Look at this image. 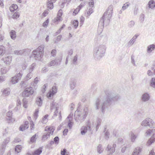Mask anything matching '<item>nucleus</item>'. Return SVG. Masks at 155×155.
Listing matches in <instances>:
<instances>
[{"mask_svg": "<svg viewBox=\"0 0 155 155\" xmlns=\"http://www.w3.org/2000/svg\"><path fill=\"white\" fill-rule=\"evenodd\" d=\"M61 17L58 16L55 18L53 20V21L54 22H56L58 21H61Z\"/></svg>", "mask_w": 155, "mask_h": 155, "instance_id": "a18cd8bd", "label": "nucleus"}, {"mask_svg": "<svg viewBox=\"0 0 155 155\" xmlns=\"http://www.w3.org/2000/svg\"><path fill=\"white\" fill-rule=\"evenodd\" d=\"M145 18V15L143 14H141L140 15L139 20L141 23H142L144 21Z\"/></svg>", "mask_w": 155, "mask_h": 155, "instance_id": "c03bdc74", "label": "nucleus"}, {"mask_svg": "<svg viewBox=\"0 0 155 155\" xmlns=\"http://www.w3.org/2000/svg\"><path fill=\"white\" fill-rule=\"evenodd\" d=\"M10 34L11 38L13 39H15L16 37L15 31L14 30H12Z\"/></svg>", "mask_w": 155, "mask_h": 155, "instance_id": "7c9ffc66", "label": "nucleus"}, {"mask_svg": "<svg viewBox=\"0 0 155 155\" xmlns=\"http://www.w3.org/2000/svg\"><path fill=\"white\" fill-rule=\"evenodd\" d=\"M81 105V102L78 103V109L75 111L74 115V119L78 123L83 122L87 117L88 113V107L86 106L81 109H80Z\"/></svg>", "mask_w": 155, "mask_h": 155, "instance_id": "7ed1b4c3", "label": "nucleus"}, {"mask_svg": "<svg viewBox=\"0 0 155 155\" xmlns=\"http://www.w3.org/2000/svg\"><path fill=\"white\" fill-rule=\"evenodd\" d=\"M61 37L62 36L61 35H60L57 36V38L54 42V43H58V42L61 40Z\"/></svg>", "mask_w": 155, "mask_h": 155, "instance_id": "6e6d98bb", "label": "nucleus"}, {"mask_svg": "<svg viewBox=\"0 0 155 155\" xmlns=\"http://www.w3.org/2000/svg\"><path fill=\"white\" fill-rule=\"evenodd\" d=\"M42 148L40 147L35 150L33 153V155H39L42 152ZM26 155H32L30 153H28Z\"/></svg>", "mask_w": 155, "mask_h": 155, "instance_id": "aec40b11", "label": "nucleus"}, {"mask_svg": "<svg viewBox=\"0 0 155 155\" xmlns=\"http://www.w3.org/2000/svg\"><path fill=\"white\" fill-rule=\"evenodd\" d=\"M19 16L20 15L18 12H15L13 15L12 18L14 19H16L19 17Z\"/></svg>", "mask_w": 155, "mask_h": 155, "instance_id": "e433bc0d", "label": "nucleus"}, {"mask_svg": "<svg viewBox=\"0 0 155 155\" xmlns=\"http://www.w3.org/2000/svg\"><path fill=\"white\" fill-rule=\"evenodd\" d=\"M139 35L137 34H136L127 43V46L130 47L133 45L135 41L136 40V39L137 38Z\"/></svg>", "mask_w": 155, "mask_h": 155, "instance_id": "dca6fc26", "label": "nucleus"}, {"mask_svg": "<svg viewBox=\"0 0 155 155\" xmlns=\"http://www.w3.org/2000/svg\"><path fill=\"white\" fill-rule=\"evenodd\" d=\"M48 85L47 84H45L43 87L42 89V91L43 93H44L46 90V88L48 86Z\"/></svg>", "mask_w": 155, "mask_h": 155, "instance_id": "0e129e2a", "label": "nucleus"}, {"mask_svg": "<svg viewBox=\"0 0 155 155\" xmlns=\"http://www.w3.org/2000/svg\"><path fill=\"white\" fill-rule=\"evenodd\" d=\"M58 107V104L54 102V101H52L50 104V109L51 110L54 109L57 110Z\"/></svg>", "mask_w": 155, "mask_h": 155, "instance_id": "412c9836", "label": "nucleus"}, {"mask_svg": "<svg viewBox=\"0 0 155 155\" xmlns=\"http://www.w3.org/2000/svg\"><path fill=\"white\" fill-rule=\"evenodd\" d=\"M107 39L108 38L106 36L102 38V42L103 43V44H102L103 45H105L106 46Z\"/></svg>", "mask_w": 155, "mask_h": 155, "instance_id": "ea45409f", "label": "nucleus"}, {"mask_svg": "<svg viewBox=\"0 0 155 155\" xmlns=\"http://www.w3.org/2000/svg\"><path fill=\"white\" fill-rule=\"evenodd\" d=\"M48 65L49 67L56 65L54 61V60L51 61V62L48 63Z\"/></svg>", "mask_w": 155, "mask_h": 155, "instance_id": "5fc2aeb1", "label": "nucleus"}, {"mask_svg": "<svg viewBox=\"0 0 155 155\" xmlns=\"http://www.w3.org/2000/svg\"><path fill=\"white\" fill-rule=\"evenodd\" d=\"M90 7L92 8L94 6V2L93 0H90L88 3Z\"/></svg>", "mask_w": 155, "mask_h": 155, "instance_id": "bf43d9fd", "label": "nucleus"}, {"mask_svg": "<svg viewBox=\"0 0 155 155\" xmlns=\"http://www.w3.org/2000/svg\"><path fill=\"white\" fill-rule=\"evenodd\" d=\"M18 8V5L16 4H13L10 7V10L11 12H13L16 10Z\"/></svg>", "mask_w": 155, "mask_h": 155, "instance_id": "c756f323", "label": "nucleus"}, {"mask_svg": "<svg viewBox=\"0 0 155 155\" xmlns=\"http://www.w3.org/2000/svg\"><path fill=\"white\" fill-rule=\"evenodd\" d=\"M147 6L149 8L154 9L155 8V2L153 0H150L148 2Z\"/></svg>", "mask_w": 155, "mask_h": 155, "instance_id": "6ab92c4d", "label": "nucleus"}, {"mask_svg": "<svg viewBox=\"0 0 155 155\" xmlns=\"http://www.w3.org/2000/svg\"><path fill=\"white\" fill-rule=\"evenodd\" d=\"M56 50L55 49L52 50L51 51V55L52 56H54L56 55Z\"/></svg>", "mask_w": 155, "mask_h": 155, "instance_id": "774afa93", "label": "nucleus"}, {"mask_svg": "<svg viewBox=\"0 0 155 155\" xmlns=\"http://www.w3.org/2000/svg\"><path fill=\"white\" fill-rule=\"evenodd\" d=\"M153 132H155L154 129H148L147 130L145 133V135L146 136H150L151 134H153V136L149 139L147 142V144L148 146L151 145L155 141V134Z\"/></svg>", "mask_w": 155, "mask_h": 155, "instance_id": "0eeeda50", "label": "nucleus"}, {"mask_svg": "<svg viewBox=\"0 0 155 155\" xmlns=\"http://www.w3.org/2000/svg\"><path fill=\"white\" fill-rule=\"evenodd\" d=\"M4 48L2 46H0V55L3 54L5 52Z\"/></svg>", "mask_w": 155, "mask_h": 155, "instance_id": "8fccbe9b", "label": "nucleus"}, {"mask_svg": "<svg viewBox=\"0 0 155 155\" xmlns=\"http://www.w3.org/2000/svg\"><path fill=\"white\" fill-rule=\"evenodd\" d=\"M34 93L33 87H30L25 89L22 93V95L24 97H28L32 95Z\"/></svg>", "mask_w": 155, "mask_h": 155, "instance_id": "1a4fd4ad", "label": "nucleus"}, {"mask_svg": "<svg viewBox=\"0 0 155 155\" xmlns=\"http://www.w3.org/2000/svg\"><path fill=\"white\" fill-rule=\"evenodd\" d=\"M49 23V19H47L43 24V26L44 27H46Z\"/></svg>", "mask_w": 155, "mask_h": 155, "instance_id": "e2e57ef3", "label": "nucleus"}, {"mask_svg": "<svg viewBox=\"0 0 155 155\" xmlns=\"http://www.w3.org/2000/svg\"><path fill=\"white\" fill-rule=\"evenodd\" d=\"M107 129L106 128H105L104 132V136L105 138L107 140L109 137L110 136V132L108 130H106Z\"/></svg>", "mask_w": 155, "mask_h": 155, "instance_id": "cd10ccee", "label": "nucleus"}, {"mask_svg": "<svg viewBox=\"0 0 155 155\" xmlns=\"http://www.w3.org/2000/svg\"><path fill=\"white\" fill-rule=\"evenodd\" d=\"M12 57L10 56L3 58L2 60L7 65H9L12 61Z\"/></svg>", "mask_w": 155, "mask_h": 155, "instance_id": "f3484780", "label": "nucleus"}, {"mask_svg": "<svg viewBox=\"0 0 155 155\" xmlns=\"http://www.w3.org/2000/svg\"><path fill=\"white\" fill-rule=\"evenodd\" d=\"M32 76V74L31 72L28 74L26 77V79L27 80L30 79Z\"/></svg>", "mask_w": 155, "mask_h": 155, "instance_id": "4d7b16f0", "label": "nucleus"}, {"mask_svg": "<svg viewBox=\"0 0 155 155\" xmlns=\"http://www.w3.org/2000/svg\"><path fill=\"white\" fill-rule=\"evenodd\" d=\"M24 52V50H16L14 51V53L15 54L21 55Z\"/></svg>", "mask_w": 155, "mask_h": 155, "instance_id": "f704fd0d", "label": "nucleus"}, {"mask_svg": "<svg viewBox=\"0 0 155 155\" xmlns=\"http://www.w3.org/2000/svg\"><path fill=\"white\" fill-rule=\"evenodd\" d=\"M9 142V139L7 138L3 141L1 144V147L0 148V153L1 155H2L5 151V149L6 147V144Z\"/></svg>", "mask_w": 155, "mask_h": 155, "instance_id": "9b49d317", "label": "nucleus"}, {"mask_svg": "<svg viewBox=\"0 0 155 155\" xmlns=\"http://www.w3.org/2000/svg\"><path fill=\"white\" fill-rule=\"evenodd\" d=\"M154 122L153 120L149 118H147L143 120L141 123L142 126H148L150 128L153 127Z\"/></svg>", "mask_w": 155, "mask_h": 155, "instance_id": "6e6552de", "label": "nucleus"}, {"mask_svg": "<svg viewBox=\"0 0 155 155\" xmlns=\"http://www.w3.org/2000/svg\"><path fill=\"white\" fill-rule=\"evenodd\" d=\"M57 0H48L47 3L48 8L51 10L54 8L53 3L55 2Z\"/></svg>", "mask_w": 155, "mask_h": 155, "instance_id": "2eb2a0df", "label": "nucleus"}, {"mask_svg": "<svg viewBox=\"0 0 155 155\" xmlns=\"http://www.w3.org/2000/svg\"><path fill=\"white\" fill-rule=\"evenodd\" d=\"M21 149L22 147L21 145H17L15 148V151L18 153L20 152Z\"/></svg>", "mask_w": 155, "mask_h": 155, "instance_id": "473e14b6", "label": "nucleus"}, {"mask_svg": "<svg viewBox=\"0 0 155 155\" xmlns=\"http://www.w3.org/2000/svg\"><path fill=\"white\" fill-rule=\"evenodd\" d=\"M88 131L89 133H92L91 129L89 124L86 126H82L81 128V134L82 135H84L85 133Z\"/></svg>", "mask_w": 155, "mask_h": 155, "instance_id": "9d476101", "label": "nucleus"}, {"mask_svg": "<svg viewBox=\"0 0 155 155\" xmlns=\"http://www.w3.org/2000/svg\"><path fill=\"white\" fill-rule=\"evenodd\" d=\"M155 48V45L152 44L149 45L147 47V52L148 53H150Z\"/></svg>", "mask_w": 155, "mask_h": 155, "instance_id": "b1692460", "label": "nucleus"}, {"mask_svg": "<svg viewBox=\"0 0 155 155\" xmlns=\"http://www.w3.org/2000/svg\"><path fill=\"white\" fill-rule=\"evenodd\" d=\"M54 142L55 143L58 144L59 141V137L56 136L54 138Z\"/></svg>", "mask_w": 155, "mask_h": 155, "instance_id": "13d9d810", "label": "nucleus"}, {"mask_svg": "<svg viewBox=\"0 0 155 155\" xmlns=\"http://www.w3.org/2000/svg\"><path fill=\"white\" fill-rule=\"evenodd\" d=\"M39 109H37L35 110V112L34 114V117L35 119H36L38 116V114L39 112Z\"/></svg>", "mask_w": 155, "mask_h": 155, "instance_id": "864d4df0", "label": "nucleus"}, {"mask_svg": "<svg viewBox=\"0 0 155 155\" xmlns=\"http://www.w3.org/2000/svg\"><path fill=\"white\" fill-rule=\"evenodd\" d=\"M4 38V32L0 31V42H2Z\"/></svg>", "mask_w": 155, "mask_h": 155, "instance_id": "a19ab883", "label": "nucleus"}, {"mask_svg": "<svg viewBox=\"0 0 155 155\" xmlns=\"http://www.w3.org/2000/svg\"><path fill=\"white\" fill-rule=\"evenodd\" d=\"M70 82H71L70 84V87L73 90V89L75 86L76 84L74 82H75L73 80H71Z\"/></svg>", "mask_w": 155, "mask_h": 155, "instance_id": "58836bf2", "label": "nucleus"}, {"mask_svg": "<svg viewBox=\"0 0 155 155\" xmlns=\"http://www.w3.org/2000/svg\"><path fill=\"white\" fill-rule=\"evenodd\" d=\"M45 130L46 132L44 133L42 137V140L44 141L49 138L51 135L53 134L54 128L53 127H46L45 128Z\"/></svg>", "mask_w": 155, "mask_h": 155, "instance_id": "423d86ee", "label": "nucleus"}, {"mask_svg": "<svg viewBox=\"0 0 155 155\" xmlns=\"http://www.w3.org/2000/svg\"><path fill=\"white\" fill-rule=\"evenodd\" d=\"M101 145L99 144L98 145L97 147V152L99 153H101L103 151V150L102 148H101Z\"/></svg>", "mask_w": 155, "mask_h": 155, "instance_id": "de8ad7c7", "label": "nucleus"}, {"mask_svg": "<svg viewBox=\"0 0 155 155\" xmlns=\"http://www.w3.org/2000/svg\"><path fill=\"white\" fill-rule=\"evenodd\" d=\"M36 103L39 107L41 106L42 104V100L40 97H38L37 98Z\"/></svg>", "mask_w": 155, "mask_h": 155, "instance_id": "c85d7f7f", "label": "nucleus"}, {"mask_svg": "<svg viewBox=\"0 0 155 155\" xmlns=\"http://www.w3.org/2000/svg\"><path fill=\"white\" fill-rule=\"evenodd\" d=\"M62 58L61 57H57L54 61L56 65H59L60 64Z\"/></svg>", "mask_w": 155, "mask_h": 155, "instance_id": "bb28decb", "label": "nucleus"}, {"mask_svg": "<svg viewBox=\"0 0 155 155\" xmlns=\"http://www.w3.org/2000/svg\"><path fill=\"white\" fill-rule=\"evenodd\" d=\"M57 91V89L55 86H53L52 87L51 91H49L47 94V97L50 98L51 96H53L56 94Z\"/></svg>", "mask_w": 155, "mask_h": 155, "instance_id": "4468645a", "label": "nucleus"}, {"mask_svg": "<svg viewBox=\"0 0 155 155\" xmlns=\"http://www.w3.org/2000/svg\"><path fill=\"white\" fill-rule=\"evenodd\" d=\"M23 107L25 108H27V101H26V99L25 98H23Z\"/></svg>", "mask_w": 155, "mask_h": 155, "instance_id": "3c124183", "label": "nucleus"}, {"mask_svg": "<svg viewBox=\"0 0 155 155\" xmlns=\"http://www.w3.org/2000/svg\"><path fill=\"white\" fill-rule=\"evenodd\" d=\"M141 148L140 147H137L135 148L132 155H138L139 153L141 152Z\"/></svg>", "mask_w": 155, "mask_h": 155, "instance_id": "a878e982", "label": "nucleus"}, {"mask_svg": "<svg viewBox=\"0 0 155 155\" xmlns=\"http://www.w3.org/2000/svg\"><path fill=\"white\" fill-rule=\"evenodd\" d=\"M78 55H76L74 57L72 60L73 64L76 65L78 60Z\"/></svg>", "mask_w": 155, "mask_h": 155, "instance_id": "49530a36", "label": "nucleus"}, {"mask_svg": "<svg viewBox=\"0 0 155 155\" xmlns=\"http://www.w3.org/2000/svg\"><path fill=\"white\" fill-rule=\"evenodd\" d=\"M116 147V144L114 143L113 145V147H111V146L108 145L107 147V149L108 151L110 152L114 153L115 151V148Z\"/></svg>", "mask_w": 155, "mask_h": 155, "instance_id": "4be33fe9", "label": "nucleus"}, {"mask_svg": "<svg viewBox=\"0 0 155 155\" xmlns=\"http://www.w3.org/2000/svg\"><path fill=\"white\" fill-rule=\"evenodd\" d=\"M36 64L35 63H33L29 69V72H31L35 68Z\"/></svg>", "mask_w": 155, "mask_h": 155, "instance_id": "603ef678", "label": "nucleus"}, {"mask_svg": "<svg viewBox=\"0 0 155 155\" xmlns=\"http://www.w3.org/2000/svg\"><path fill=\"white\" fill-rule=\"evenodd\" d=\"M150 86L155 88V78H152L150 82Z\"/></svg>", "mask_w": 155, "mask_h": 155, "instance_id": "79ce46f5", "label": "nucleus"}, {"mask_svg": "<svg viewBox=\"0 0 155 155\" xmlns=\"http://www.w3.org/2000/svg\"><path fill=\"white\" fill-rule=\"evenodd\" d=\"M105 95L96 98L94 106L96 110L100 109L103 113L114 101L120 99V97L112 91L106 90L104 91Z\"/></svg>", "mask_w": 155, "mask_h": 155, "instance_id": "f257e3e1", "label": "nucleus"}, {"mask_svg": "<svg viewBox=\"0 0 155 155\" xmlns=\"http://www.w3.org/2000/svg\"><path fill=\"white\" fill-rule=\"evenodd\" d=\"M28 122L25 121L24 124L23 125L21 126L19 128L20 130L23 131L25 129H27L28 127Z\"/></svg>", "mask_w": 155, "mask_h": 155, "instance_id": "5701e85b", "label": "nucleus"}, {"mask_svg": "<svg viewBox=\"0 0 155 155\" xmlns=\"http://www.w3.org/2000/svg\"><path fill=\"white\" fill-rule=\"evenodd\" d=\"M113 6L110 5L108 8L107 10L105 12L99 21L98 27V33L100 34L103 31L104 25L107 26L109 24L112 15Z\"/></svg>", "mask_w": 155, "mask_h": 155, "instance_id": "f03ea898", "label": "nucleus"}, {"mask_svg": "<svg viewBox=\"0 0 155 155\" xmlns=\"http://www.w3.org/2000/svg\"><path fill=\"white\" fill-rule=\"evenodd\" d=\"M10 90L9 88L5 89L3 91V93L5 95H8L10 94Z\"/></svg>", "mask_w": 155, "mask_h": 155, "instance_id": "c9c22d12", "label": "nucleus"}, {"mask_svg": "<svg viewBox=\"0 0 155 155\" xmlns=\"http://www.w3.org/2000/svg\"><path fill=\"white\" fill-rule=\"evenodd\" d=\"M44 47V45H41L35 50L33 51L32 56L34 57L35 60H41L43 56Z\"/></svg>", "mask_w": 155, "mask_h": 155, "instance_id": "39448f33", "label": "nucleus"}, {"mask_svg": "<svg viewBox=\"0 0 155 155\" xmlns=\"http://www.w3.org/2000/svg\"><path fill=\"white\" fill-rule=\"evenodd\" d=\"M105 45L100 44L95 47L94 49V56L97 59H100L105 54L106 49Z\"/></svg>", "mask_w": 155, "mask_h": 155, "instance_id": "20e7f679", "label": "nucleus"}, {"mask_svg": "<svg viewBox=\"0 0 155 155\" xmlns=\"http://www.w3.org/2000/svg\"><path fill=\"white\" fill-rule=\"evenodd\" d=\"M80 8H78V7L76 9H75L73 12V15H75L77 14H78V12L80 10Z\"/></svg>", "mask_w": 155, "mask_h": 155, "instance_id": "052dcab7", "label": "nucleus"}, {"mask_svg": "<svg viewBox=\"0 0 155 155\" xmlns=\"http://www.w3.org/2000/svg\"><path fill=\"white\" fill-rule=\"evenodd\" d=\"M130 4L128 2H126L124 4L122 8V10L123 11L125 10L129 6Z\"/></svg>", "mask_w": 155, "mask_h": 155, "instance_id": "4c0bfd02", "label": "nucleus"}, {"mask_svg": "<svg viewBox=\"0 0 155 155\" xmlns=\"http://www.w3.org/2000/svg\"><path fill=\"white\" fill-rule=\"evenodd\" d=\"M137 135L135 134L133 132L131 131L130 132V139H131V141L132 142H134L135 140L137 137Z\"/></svg>", "mask_w": 155, "mask_h": 155, "instance_id": "393cba45", "label": "nucleus"}, {"mask_svg": "<svg viewBox=\"0 0 155 155\" xmlns=\"http://www.w3.org/2000/svg\"><path fill=\"white\" fill-rule=\"evenodd\" d=\"M12 111H9L7 113V116L8 117L7 118V120L8 121V122H13L15 121V119L12 118Z\"/></svg>", "mask_w": 155, "mask_h": 155, "instance_id": "a211bd4d", "label": "nucleus"}, {"mask_svg": "<svg viewBox=\"0 0 155 155\" xmlns=\"http://www.w3.org/2000/svg\"><path fill=\"white\" fill-rule=\"evenodd\" d=\"M48 115L46 114L43 117L41 121V122L42 123L45 124L46 123L48 120L47 117H48Z\"/></svg>", "mask_w": 155, "mask_h": 155, "instance_id": "72a5a7b5", "label": "nucleus"}, {"mask_svg": "<svg viewBox=\"0 0 155 155\" xmlns=\"http://www.w3.org/2000/svg\"><path fill=\"white\" fill-rule=\"evenodd\" d=\"M61 4L60 5L61 8H63L64 5V4H65L67 2V0H62L61 1Z\"/></svg>", "mask_w": 155, "mask_h": 155, "instance_id": "680f3d73", "label": "nucleus"}, {"mask_svg": "<svg viewBox=\"0 0 155 155\" xmlns=\"http://www.w3.org/2000/svg\"><path fill=\"white\" fill-rule=\"evenodd\" d=\"M141 98L142 102H146L150 100V95L148 92H145L142 94Z\"/></svg>", "mask_w": 155, "mask_h": 155, "instance_id": "f8f14e48", "label": "nucleus"}, {"mask_svg": "<svg viewBox=\"0 0 155 155\" xmlns=\"http://www.w3.org/2000/svg\"><path fill=\"white\" fill-rule=\"evenodd\" d=\"M72 24L74 25V28L76 29L78 27V22L77 20H74L72 22Z\"/></svg>", "mask_w": 155, "mask_h": 155, "instance_id": "37998d69", "label": "nucleus"}, {"mask_svg": "<svg viewBox=\"0 0 155 155\" xmlns=\"http://www.w3.org/2000/svg\"><path fill=\"white\" fill-rule=\"evenodd\" d=\"M135 22L134 21H130L128 24V26L129 28H131L134 26Z\"/></svg>", "mask_w": 155, "mask_h": 155, "instance_id": "2f4dec72", "label": "nucleus"}, {"mask_svg": "<svg viewBox=\"0 0 155 155\" xmlns=\"http://www.w3.org/2000/svg\"><path fill=\"white\" fill-rule=\"evenodd\" d=\"M22 75V74L20 72L17 74L16 75L12 78L11 80V82L14 84L17 83L19 80L21 79Z\"/></svg>", "mask_w": 155, "mask_h": 155, "instance_id": "ddd939ff", "label": "nucleus"}, {"mask_svg": "<svg viewBox=\"0 0 155 155\" xmlns=\"http://www.w3.org/2000/svg\"><path fill=\"white\" fill-rule=\"evenodd\" d=\"M138 10V9L137 8L135 7L134 8V15H136L137 13Z\"/></svg>", "mask_w": 155, "mask_h": 155, "instance_id": "69168bd1", "label": "nucleus"}, {"mask_svg": "<svg viewBox=\"0 0 155 155\" xmlns=\"http://www.w3.org/2000/svg\"><path fill=\"white\" fill-rule=\"evenodd\" d=\"M67 153V150L65 149H64L62 150L61 151V155H65Z\"/></svg>", "mask_w": 155, "mask_h": 155, "instance_id": "338daca9", "label": "nucleus"}, {"mask_svg": "<svg viewBox=\"0 0 155 155\" xmlns=\"http://www.w3.org/2000/svg\"><path fill=\"white\" fill-rule=\"evenodd\" d=\"M36 134H35L31 138L30 140V142L31 143H33L36 141Z\"/></svg>", "mask_w": 155, "mask_h": 155, "instance_id": "09e8293b", "label": "nucleus"}]
</instances>
